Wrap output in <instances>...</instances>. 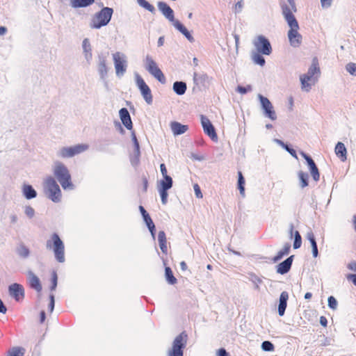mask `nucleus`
Returning a JSON list of instances; mask_svg holds the SVG:
<instances>
[{
  "label": "nucleus",
  "mask_w": 356,
  "mask_h": 356,
  "mask_svg": "<svg viewBox=\"0 0 356 356\" xmlns=\"http://www.w3.org/2000/svg\"><path fill=\"white\" fill-rule=\"evenodd\" d=\"M159 10L162 15L172 23V26L181 33L187 40L191 42H194V38L187 29L177 19H175L173 10L165 2L159 1L157 3Z\"/></svg>",
  "instance_id": "1"
},
{
  "label": "nucleus",
  "mask_w": 356,
  "mask_h": 356,
  "mask_svg": "<svg viewBox=\"0 0 356 356\" xmlns=\"http://www.w3.org/2000/svg\"><path fill=\"white\" fill-rule=\"evenodd\" d=\"M320 74L321 72L318 66V62L314 60L307 72L300 76L301 90L306 92H309L312 86L318 81Z\"/></svg>",
  "instance_id": "2"
},
{
  "label": "nucleus",
  "mask_w": 356,
  "mask_h": 356,
  "mask_svg": "<svg viewBox=\"0 0 356 356\" xmlns=\"http://www.w3.org/2000/svg\"><path fill=\"white\" fill-rule=\"evenodd\" d=\"M53 172L64 190H73L74 186L71 181V175L67 167L60 161L53 165Z\"/></svg>",
  "instance_id": "3"
},
{
  "label": "nucleus",
  "mask_w": 356,
  "mask_h": 356,
  "mask_svg": "<svg viewBox=\"0 0 356 356\" xmlns=\"http://www.w3.org/2000/svg\"><path fill=\"white\" fill-rule=\"evenodd\" d=\"M113 10L111 8L104 7L96 13L92 17L89 26L93 29H99L106 26L111 19Z\"/></svg>",
  "instance_id": "4"
},
{
  "label": "nucleus",
  "mask_w": 356,
  "mask_h": 356,
  "mask_svg": "<svg viewBox=\"0 0 356 356\" xmlns=\"http://www.w3.org/2000/svg\"><path fill=\"white\" fill-rule=\"evenodd\" d=\"M44 193L45 195L52 202L58 203L61 201L62 193L56 180L48 177L44 181Z\"/></svg>",
  "instance_id": "5"
},
{
  "label": "nucleus",
  "mask_w": 356,
  "mask_h": 356,
  "mask_svg": "<svg viewBox=\"0 0 356 356\" xmlns=\"http://www.w3.org/2000/svg\"><path fill=\"white\" fill-rule=\"evenodd\" d=\"M145 70L161 83H165V77L152 56L147 54L143 59Z\"/></svg>",
  "instance_id": "6"
},
{
  "label": "nucleus",
  "mask_w": 356,
  "mask_h": 356,
  "mask_svg": "<svg viewBox=\"0 0 356 356\" xmlns=\"http://www.w3.org/2000/svg\"><path fill=\"white\" fill-rule=\"evenodd\" d=\"M112 59L115 67V74L120 78L124 76L127 72L128 62L125 54L121 51H115L112 54Z\"/></svg>",
  "instance_id": "7"
},
{
  "label": "nucleus",
  "mask_w": 356,
  "mask_h": 356,
  "mask_svg": "<svg viewBox=\"0 0 356 356\" xmlns=\"http://www.w3.org/2000/svg\"><path fill=\"white\" fill-rule=\"evenodd\" d=\"M53 245H51V241H47V248L49 249L53 248L56 259L58 262L63 263L65 261L64 255V244L59 238L58 235L54 234L51 236Z\"/></svg>",
  "instance_id": "8"
},
{
  "label": "nucleus",
  "mask_w": 356,
  "mask_h": 356,
  "mask_svg": "<svg viewBox=\"0 0 356 356\" xmlns=\"http://www.w3.org/2000/svg\"><path fill=\"white\" fill-rule=\"evenodd\" d=\"M87 144H77L74 146L63 147L57 152V156L60 158H71L79 154L88 149Z\"/></svg>",
  "instance_id": "9"
},
{
  "label": "nucleus",
  "mask_w": 356,
  "mask_h": 356,
  "mask_svg": "<svg viewBox=\"0 0 356 356\" xmlns=\"http://www.w3.org/2000/svg\"><path fill=\"white\" fill-rule=\"evenodd\" d=\"M257 97L264 116L272 121L276 120L277 118V113L270 101L261 94H258Z\"/></svg>",
  "instance_id": "10"
},
{
  "label": "nucleus",
  "mask_w": 356,
  "mask_h": 356,
  "mask_svg": "<svg viewBox=\"0 0 356 356\" xmlns=\"http://www.w3.org/2000/svg\"><path fill=\"white\" fill-rule=\"evenodd\" d=\"M289 30L287 33L288 39L291 46L298 47L302 43V35L299 33V25L298 21L287 24Z\"/></svg>",
  "instance_id": "11"
},
{
  "label": "nucleus",
  "mask_w": 356,
  "mask_h": 356,
  "mask_svg": "<svg viewBox=\"0 0 356 356\" xmlns=\"http://www.w3.org/2000/svg\"><path fill=\"white\" fill-rule=\"evenodd\" d=\"M186 337L182 333L175 339L172 348L168 351L167 356H183L182 349L186 343Z\"/></svg>",
  "instance_id": "12"
},
{
  "label": "nucleus",
  "mask_w": 356,
  "mask_h": 356,
  "mask_svg": "<svg viewBox=\"0 0 356 356\" xmlns=\"http://www.w3.org/2000/svg\"><path fill=\"white\" fill-rule=\"evenodd\" d=\"M253 45L257 51L264 55H270L272 47L268 40L263 35H258L253 40Z\"/></svg>",
  "instance_id": "13"
},
{
  "label": "nucleus",
  "mask_w": 356,
  "mask_h": 356,
  "mask_svg": "<svg viewBox=\"0 0 356 356\" xmlns=\"http://www.w3.org/2000/svg\"><path fill=\"white\" fill-rule=\"evenodd\" d=\"M136 84L140 91V93L147 104H151L152 103V95L151 90L149 86L145 83L143 78L137 73L135 74Z\"/></svg>",
  "instance_id": "14"
},
{
  "label": "nucleus",
  "mask_w": 356,
  "mask_h": 356,
  "mask_svg": "<svg viewBox=\"0 0 356 356\" xmlns=\"http://www.w3.org/2000/svg\"><path fill=\"white\" fill-rule=\"evenodd\" d=\"M97 69L100 79L102 80L106 79L109 71L106 56L103 54L98 56L97 61Z\"/></svg>",
  "instance_id": "15"
},
{
  "label": "nucleus",
  "mask_w": 356,
  "mask_h": 356,
  "mask_svg": "<svg viewBox=\"0 0 356 356\" xmlns=\"http://www.w3.org/2000/svg\"><path fill=\"white\" fill-rule=\"evenodd\" d=\"M200 122L204 133L208 135L213 141H217L218 136L209 119L202 115H200Z\"/></svg>",
  "instance_id": "16"
},
{
  "label": "nucleus",
  "mask_w": 356,
  "mask_h": 356,
  "mask_svg": "<svg viewBox=\"0 0 356 356\" xmlns=\"http://www.w3.org/2000/svg\"><path fill=\"white\" fill-rule=\"evenodd\" d=\"M289 5H283L282 14L287 24L296 22L293 13L296 12V7L294 1H288Z\"/></svg>",
  "instance_id": "17"
},
{
  "label": "nucleus",
  "mask_w": 356,
  "mask_h": 356,
  "mask_svg": "<svg viewBox=\"0 0 356 356\" xmlns=\"http://www.w3.org/2000/svg\"><path fill=\"white\" fill-rule=\"evenodd\" d=\"M8 293L16 301H19L24 297V287L17 283L12 284L8 286Z\"/></svg>",
  "instance_id": "18"
},
{
  "label": "nucleus",
  "mask_w": 356,
  "mask_h": 356,
  "mask_svg": "<svg viewBox=\"0 0 356 356\" xmlns=\"http://www.w3.org/2000/svg\"><path fill=\"white\" fill-rule=\"evenodd\" d=\"M120 118L124 126L129 130L133 128L132 121L128 110L126 108H122L119 111Z\"/></svg>",
  "instance_id": "19"
},
{
  "label": "nucleus",
  "mask_w": 356,
  "mask_h": 356,
  "mask_svg": "<svg viewBox=\"0 0 356 356\" xmlns=\"http://www.w3.org/2000/svg\"><path fill=\"white\" fill-rule=\"evenodd\" d=\"M293 255L290 256L286 260L277 266V273L284 275L288 273L291 268L293 262Z\"/></svg>",
  "instance_id": "20"
},
{
  "label": "nucleus",
  "mask_w": 356,
  "mask_h": 356,
  "mask_svg": "<svg viewBox=\"0 0 356 356\" xmlns=\"http://www.w3.org/2000/svg\"><path fill=\"white\" fill-rule=\"evenodd\" d=\"M170 129L174 136H178L186 133L188 129V125L182 124L178 122H172Z\"/></svg>",
  "instance_id": "21"
},
{
  "label": "nucleus",
  "mask_w": 356,
  "mask_h": 356,
  "mask_svg": "<svg viewBox=\"0 0 356 356\" xmlns=\"http://www.w3.org/2000/svg\"><path fill=\"white\" fill-rule=\"evenodd\" d=\"M27 275L31 286L38 292H40L42 291V285L39 278L32 271H29Z\"/></svg>",
  "instance_id": "22"
},
{
  "label": "nucleus",
  "mask_w": 356,
  "mask_h": 356,
  "mask_svg": "<svg viewBox=\"0 0 356 356\" xmlns=\"http://www.w3.org/2000/svg\"><path fill=\"white\" fill-rule=\"evenodd\" d=\"M289 299V294L286 291L281 293L278 305V314L280 316L284 314L285 309L287 305V300Z\"/></svg>",
  "instance_id": "23"
},
{
  "label": "nucleus",
  "mask_w": 356,
  "mask_h": 356,
  "mask_svg": "<svg viewBox=\"0 0 356 356\" xmlns=\"http://www.w3.org/2000/svg\"><path fill=\"white\" fill-rule=\"evenodd\" d=\"M335 154L341 159L342 161H345L347 159V149L344 144L341 142H338L334 149Z\"/></svg>",
  "instance_id": "24"
},
{
  "label": "nucleus",
  "mask_w": 356,
  "mask_h": 356,
  "mask_svg": "<svg viewBox=\"0 0 356 356\" xmlns=\"http://www.w3.org/2000/svg\"><path fill=\"white\" fill-rule=\"evenodd\" d=\"M22 192L24 197L27 200L35 198L37 196V193L35 189L29 184L23 185Z\"/></svg>",
  "instance_id": "25"
},
{
  "label": "nucleus",
  "mask_w": 356,
  "mask_h": 356,
  "mask_svg": "<svg viewBox=\"0 0 356 356\" xmlns=\"http://www.w3.org/2000/svg\"><path fill=\"white\" fill-rule=\"evenodd\" d=\"M82 48L86 59L90 61L92 58V48L88 38H85L83 40Z\"/></svg>",
  "instance_id": "26"
},
{
  "label": "nucleus",
  "mask_w": 356,
  "mask_h": 356,
  "mask_svg": "<svg viewBox=\"0 0 356 356\" xmlns=\"http://www.w3.org/2000/svg\"><path fill=\"white\" fill-rule=\"evenodd\" d=\"M131 140L134 145L135 156H136V159H131V163L133 165H136L138 163L139 156H140V145L138 142L136 136L134 131L131 133Z\"/></svg>",
  "instance_id": "27"
},
{
  "label": "nucleus",
  "mask_w": 356,
  "mask_h": 356,
  "mask_svg": "<svg viewBox=\"0 0 356 356\" xmlns=\"http://www.w3.org/2000/svg\"><path fill=\"white\" fill-rule=\"evenodd\" d=\"M94 1L95 0H70V4L74 8H79L88 6Z\"/></svg>",
  "instance_id": "28"
},
{
  "label": "nucleus",
  "mask_w": 356,
  "mask_h": 356,
  "mask_svg": "<svg viewBox=\"0 0 356 356\" xmlns=\"http://www.w3.org/2000/svg\"><path fill=\"white\" fill-rule=\"evenodd\" d=\"M309 163H307V165L309 168L310 173H311L314 180L315 181H317L319 180V178H320V174H319L318 170L314 161H313V159H309Z\"/></svg>",
  "instance_id": "29"
},
{
  "label": "nucleus",
  "mask_w": 356,
  "mask_h": 356,
  "mask_svg": "<svg viewBox=\"0 0 356 356\" xmlns=\"http://www.w3.org/2000/svg\"><path fill=\"white\" fill-rule=\"evenodd\" d=\"M158 241L161 250L164 254H167L168 248L166 245V237L163 231H160L158 234Z\"/></svg>",
  "instance_id": "30"
},
{
  "label": "nucleus",
  "mask_w": 356,
  "mask_h": 356,
  "mask_svg": "<svg viewBox=\"0 0 356 356\" xmlns=\"http://www.w3.org/2000/svg\"><path fill=\"white\" fill-rule=\"evenodd\" d=\"M172 186V179L170 176H166L161 180L158 184V189L169 190Z\"/></svg>",
  "instance_id": "31"
},
{
  "label": "nucleus",
  "mask_w": 356,
  "mask_h": 356,
  "mask_svg": "<svg viewBox=\"0 0 356 356\" xmlns=\"http://www.w3.org/2000/svg\"><path fill=\"white\" fill-rule=\"evenodd\" d=\"M290 247L291 245L289 243L284 244L282 248L280 251H278L277 254L274 257L273 261L274 262H277V261L280 260L284 256L287 255L289 252Z\"/></svg>",
  "instance_id": "32"
},
{
  "label": "nucleus",
  "mask_w": 356,
  "mask_h": 356,
  "mask_svg": "<svg viewBox=\"0 0 356 356\" xmlns=\"http://www.w3.org/2000/svg\"><path fill=\"white\" fill-rule=\"evenodd\" d=\"M173 90L178 95H182L186 92V84L182 81H176L173 84Z\"/></svg>",
  "instance_id": "33"
},
{
  "label": "nucleus",
  "mask_w": 356,
  "mask_h": 356,
  "mask_svg": "<svg viewBox=\"0 0 356 356\" xmlns=\"http://www.w3.org/2000/svg\"><path fill=\"white\" fill-rule=\"evenodd\" d=\"M136 1H137V3L139 5V6H140L141 8L148 10L152 14H154L155 13V8L154 7L153 5L149 3L147 1H146V0H136Z\"/></svg>",
  "instance_id": "34"
},
{
  "label": "nucleus",
  "mask_w": 356,
  "mask_h": 356,
  "mask_svg": "<svg viewBox=\"0 0 356 356\" xmlns=\"http://www.w3.org/2000/svg\"><path fill=\"white\" fill-rule=\"evenodd\" d=\"M252 59L255 64L264 66L265 64V59L264 57L259 54V52H253L252 54Z\"/></svg>",
  "instance_id": "35"
},
{
  "label": "nucleus",
  "mask_w": 356,
  "mask_h": 356,
  "mask_svg": "<svg viewBox=\"0 0 356 356\" xmlns=\"http://www.w3.org/2000/svg\"><path fill=\"white\" fill-rule=\"evenodd\" d=\"M165 278L168 282L170 284H174L177 282V279L174 277L172 272L169 267H166L165 269Z\"/></svg>",
  "instance_id": "36"
},
{
  "label": "nucleus",
  "mask_w": 356,
  "mask_h": 356,
  "mask_svg": "<svg viewBox=\"0 0 356 356\" xmlns=\"http://www.w3.org/2000/svg\"><path fill=\"white\" fill-rule=\"evenodd\" d=\"M17 254L23 258H27L29 256L30 251L27 247L22 245L17 249Z\"/></svg>",
  "instance_id": "37"
},
{
  "label": "nucleus",
  "mask_w": 356,
  "mask_h": 356,
  "mask_svg": "<svg viewBox=\"0 0 356 356\" xmlns=\"http://www.w3.org/2000/svg\"><path fill=\"white\" fill-rule=\"evenodd\" d=\"M24 348L19 347H15L9 352L8 356H24Z\"/></svg>",
  "instance_id": "38"
},
{
  "label": "nucleus",
  "mask_w": 356,
  "mask_h": 356,
  "mask_svg": "<svg viewBox=\"0 0 356 356\" xmlns=\"http://www.w3.org/2000/svg\"><path fill=\"white\" fill-rule=\"evenodd\" d=\"M298 177L301 181V187L302 188H304V187H306L307 185H308V183H307V178H308V175L307 174H306L305 172H298Z\"/></svg>",
  "instance_id": "39"
},
{
  "label": "nucleus",
  "mask_w": 356,
  "mask_h": 356,
  "mask_svg": "<svg viewBox=\"0 0 356 356\" xmlns=\"http://www.w3.org/2000/svg\"><path fill=\"white\" fill-rule=\"evenodd\" d=\"M25 215L30 219L35 216V209L30 205H26L24 207Z\"/></svg>",
  "instance_id": "40"
},
{
  "label": "nucleus",
  "mask_w": 356,
  "mask_h": 356,
  "mask_svg": "<svg viewBox=\"0 0 356 356\" xmlns=\"http://www.w3.org/2000/svg\"><path fill=\"white\" fill-rule=\"evenodd\" d=\"M302 239L301 236L298 231H296L294 233V243H293V248L297 249L301 246Z\"/></svg>",
  "instance_id": "41"
},
{
  "label": "nucleus",
  "mask_w": 356,
  "mask_h": 356,
  "mask_svg": "<svg viewBox=\"0 0 356 356\" xmlns=\"http://www.w3.org/2000/svg\"><path fill=\"white\" fill-rule=\"evenodd\" d=\"M346 71L352 76H356V63H348L346 65Z\"/></svg>",
  "instance_id": "42"
},
{
  "label": "nucleus",
  "mask_w": 356,
  "mask_h": 356,
  "mask_svg": "<svg viewBox=\"0 0 356 356\" xmlns=\"http://www.w3.org/2000/svg\"><path fill=\"white\" fill-rule=\"evenodd\" d=\"M261 348L264 351H273L274 346L271 342L265 341L261 343Z\"/></svg>",
  "instance_id": "43"
},
{
  "label": "nucleus",
  "mask_w": 356,
  "mask_h": 356,
  "mask_svg": "<svg viewBox=\"0 0 356 356\" xmlns=\"http://www.w3.org/2000/svg\"><path fill=\"white\" fill-rule=\"evenodd\" d=\"M327 302L330 308H331L333 310L337 309L338 303L334 297L330 296L327 299Z\"/></svg>",
  "instance_id": "44"
},
{
  "label": "nucleus",
  "mask_w": 356,
  "mask_h": 356,
  "mask_svg": "<svg viewBox=\"0 0 356 356\" xmlns=\"http://www.w3.org/2000/svg\"><path fill=\"white\" fill-rule=\"evenodd\" d=\"M158 191H159V193L161 198L162 204H165L168 201V190L158 189Z\"/></svg>",
  "instance_id": "45"
},
{
  "label": "nucleus",
  "mask_w": 356,
  "mask_h": 356,
  "mask_svg": "<svg viewBox=\"0 0 356 356\" xmlns=\"http://www.w3.org/2000/svg\"><path fill=\"white\" fill-rule=\"evenodd\" d=\"M244 184V179H243V177L242 176V174L241 172H239V176H238V188H239V191H240V193L241 195H244V187L243 186V184Z\"/></svg>",
  "instance_id": "46"
},
{
  "label": "nucleus",
  "mask_w": 356,
  "mask_h": 356,
  "mask_svg": "<svg viewBox=\"0 0 356 356\" xmlns=\"http://www.w3.org/2000/svg\"><path fill=\"white\" fill-rule=\"evenodd\" d=\"M252 87L251 86H248L247 87L238 86L236 88V91L242 95L245 94L246 92L251 91Z\"/></svg>",
  "instance_id": "47"
},
{
  "label": "nucleus",
  "mask_w": 356,
  "mask_h": 356,
  "mask_svg": "<svg viewBox=\"0 0 356 356\" xmlns=\"http://www.w3.org/2000/svg\"><path fill=\"white\" fill-rule=\"evenodd\" d=\"M57 281H58V277L56 272H53L52 273V285L50 288L51 291H55L56 288L57 286Z\"/></svg>",
  "instance_id": "48"
},
{
  "label": "nucleus",
  "mask_w": 356,
  "mask_h": 356,
  "mask_svg": "<svg viewBox=\"0 0 356 356\" xmlns=\"http://www.w3.org/2000/svg\"><path fill=\"white\" fill-rule=\"evenodd\" d=\"M243 8V3L242 1H239L235 4L234 8V12L235 13H239L241 12Z\"/></svg>",
  "instance_id": "49"
},
{
  "label": "nucleus",
  "mask_w": 356,
  "mask_h": 356,
  "mask_svg": "<svg viewBox=\"0 0 356 356\" xmlns=\"http://www.w3.org/2000/svg\"><path fill=\"white\" fill-rule=\"evenodd\" d=\"M49 310L51 313L54 311V304H55V300H54V295L50 294L49 296Z\"/></svg>",
  "instance_id": "50"
},
{
  "label": "nucleus",
  "mask_w": 356,
  "mask_h": 356,
  "mask_svg": "<svg viewBox=\"0 0 356 356\" xmlns=\"http://www.w3.org/2000/svg\"><path fill=\"white\" fill-rule=\"evenodd\" d=\"M333 0H320L321 6L323 8H328L332 4Z\"/></svg>",
  "instance_id": "51"
},
{
  "label": "nucleus",
  "mask_w": 356,
  "mask_h": 356,
  "mask_svg": "<svg viewBox=\"0 0 356 356\" xmlns=\"http://www.w3.org/2000/svg\"><path fill=\"white\" fill-rule=\"evenodd\" d=\"M193 188H194V191H195V194L196 197L197 198H202L203 195H202V193L200 188V186L197 184H195L193 186Z\"/></svg>",
  "instance_id": "52"
},
{
  "label": "nucleus",
  "mask_w": 356,
  "mask_h": 356,
  "mask_svg": "<svg viewBox=\"0 0 356 356\" xmlns=\"http://www.w3.org/2000/svg\"><path fill=\"white\" fill-rule=\"evenodd\" d=\"M311 245H312V255L314 258H316L318 257V254L316 242V241L314 243L312 242L311 243Z\"/></svg>",
  "instance_id": "53"
},
{
  "label": "nucleus",
  "mask_w": 356,
  "mask_h": 356,
  "mask_svg": "<svg viewBox=\"0 0 356 356\" xmlns=\"http://www.w3.org/2000/svg\"><path fill=\"white\" fill-rule=\"evenodd\" d=\"M292 156L297 159V154L293 149L290 148L287 145L284 147Z\"/></svg>",
  "instance_id": "54"
},
{
  "label": "nucleus",
  "mask_w": 356,
  "mask_h": 356,
  "mask_svg": "<svg viewBox=\"0 0 356 356\" xmlns=\"http://www.w3.org/2000/svg\"><path fill=\"white\" fill-rule=\"evenodd\" d=\"M143 219H144V221L145 222L147 227H149V226L154 224L152 220L151 219V218L149 217V215H146L145 216H144Z\"/></svg>",
  "instance_id": "55"
},
{
  "label": "nucleus",
  "mask_w": 356,
  "mask_h": 356,
  "mask_svg": "<svg viewBox=\"0 0 356 356\" xmlns=\"http://www.w3.org/2000/svg\"><path fill=\"white\" fill-rule=\"evenodd\" d=\"M160 170H161V172L163 178L166 177V176H168L167 175V169H166V167H165V164L161 163L160 165Z\"/></svg>",
  "instance_id": "56"
},
{
  "label": "nucleus",
  "mask_w": 356,
  "mask_h": 356,
  "mask_svg": "<svg viewBox=\"0 0 356 356\" xmlns=\"http://www.w3.org/2000/svg\"><path fill=\"white\" fill-rule=\"evenodd\" d=\"M307 238L309 241V242L312 243V242H315L316 240H315V238H314V234L312 232H309L307 234Z\"/></svg>",
  "instance_id": "57"
},
{
  "label": "nucleus",
  "mask_w": 356,
  "mask_h": 356,
  "mask_svg": "<svg viewBox=\"0 0 356 356\" xmlns=\"http://www.w3.org/2000/svg\"><path fill=\"white\" fill-rule=\"evenodd\" d=\"M348 268L353 271L356 272V261H352L348 264Z\"/></svg>",
  "instance_id": "58"
},
{
  "label": "nucleus",
  "mask_w": 356,
  "mask_h": 356,
  "mask_svg": "<svg viewBox=\"0 0 356 356\" xmlns=\"http://www.w3.org/2000/svg\"><path fill=\"white\" fill-rule=\"evenodd\" d=\"M217 356H229L228 353L224 348H220L218 351Z\"/></svg>",
  "instance_id": "59"
},
{
  "label": "nucleus",
  "mask_w": 356,
  "mask_h": 356,
  "mask_svg": "<svg viewBox=\"0 0 356 356\" xmlns=\"http://www.w3.org/2000/svg\"><path fill=\"white\" fill-rule=\"evenodd\" d=\"M150 233H151V235L152 236L153 238H155V226H154V224L149 226L148 227Z\"/></svg>",
  "instance_id": "60"
},
{
  "label": "nucleus",
  "mask_w": 356,
  "mask_h": 356,
  "mask_svg": "<svg viewBox=\"0 0 356 356\" xmlns=\"http://www.w3.org/2000/svg\"><path fill=\"white\" fill-rule=\"evenodd\" d=\"M7 309L6 306L3 305L2 300L0 299V313L6 314Z\"/></svg>",
  "instance_id": "61"
},
{
  "label": "nucleus",
  "mask_w": 356,
  "mask_h": 356,
  "mask_svg": "<svg viewBox=\"0 0 356 356\" xmlns=\"http://www.w3.org/2000/svg\"><path fill=\"white\" fill-rule=\"evenodd\" d=\"M7 28L5 26H0V36L5 35L7 33Z\"/></svg>",
  "instance_id": "62"
},
{
  "label": "nucleus",
  "mask_w": 356,
  "mask_h": 356,
  "mask_svg": "<svg viewBox=\"0 0 356 356\" xmlns=\"http://www.w3.org/2000/svg\"><path fill=\"white\" fill-rule=\"evenodd\" d=\"M320 323H321L323 326L325 327V326L327 325V319H326V318H325V317H324V316H321V317L320 318Z\"/></svg>",
  "instance_id": "63"
},
{
  "label": "nucleus",
  "mask_w": 356,
  "mask_h": 356,
  "mask_svg": "<svg viewBox=\"0 0 356 356\" xmlns=\"http://www.w3.org/2000/svg\"><path fill=\"white\" fill-rule=\"evenodd\" d=\"M348 279L352 280L353 284L356 286V275H349Z\"/></svg>",
  "instance_id": "64"
}]
</instances>
